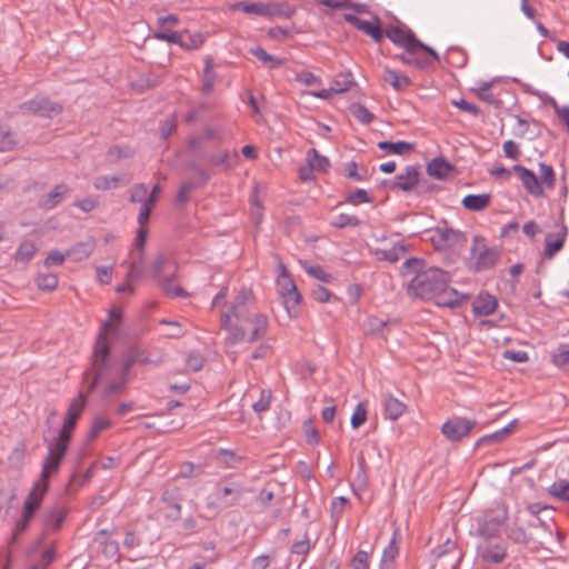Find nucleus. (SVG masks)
Here are the masks:
<instances>
[{"instance_id":"obj_10","label":"nucleus","mask_w":569,"mask_h":569,"mask_svg":"<svg viewBox=\"0 0 569 569\" xmlns=\"http://www.w3.org/2000/svg\"><path fill=\"white\" fill-rule=\"evenodd\" d=\"M508 519V510L502 507L497 515L491 516L489 513H485L476 518L477 521V532L480 537L485 539H491L496 537L502 525Z\"/></svg>"},{"instance_id":"obj_38","label":"nucleus","mask_w":569,"mask_h":569,"mask_svg":"<svg viewBox=\"0 0 569 569\" xmlns=\"http://www.w3.org/2000/svg\"><path fill=\"white\" fill-rule=\"evenodd\" d=\"M234 9H239L247 14H256L264 18H267L268 14V3L264 2H238L234 4Z\"/></svg>"},{"instance_id":"obj_27","label":"nucleus","mask_w":569,"mask_h":569,"mask_svg":"<svg viewBox=\"0 0 569 569\" xmlns=\"http://www.w3.org/2000/svg\"><path fill=\"white\" fill-rule=\"evenodd\" d=\"M382 80L390 84L396 91H405L412 84L409 77L399 73L398 71L390 69L389 67L383 68Z\"/></svg>"},{"instance_id":"obj_60","label":"nucleus","mask_w":569,"mask_h":569,"mask_svg":"<svg viewBox=\"0 0 569 569\" xmlns=\"http://www.w3.org/2000/svg\"><path fill=\"white\" fill-rule=\"evenodd\" d=\"M448 52L450 54L451 63L458 68L466 67L468 62V56L467 52L458 47H450L448 49Z\"/></svg>"},{"instance_id":"obj_57","label":"nucleus","mask_w":569,"mask_h":569,"mask_svg":"<svg viewBox=\"0 0 569 569\" xmlns=\"http://www.w3.org/2000/svg\"><path fill=\"white\" fill-rule=\"evenodd\" d=\"M552 362L558 368L569 365V343H560L557 352L552 355Z\"/></svg>"},{"instance_id":"obj_30","label":"nucleus","mask_w":569,"mask_h":569,"mask_svg":"<svg viewBox=\"0 0 569 569\" xmlns=\"http://www.w3.org/2000/svg\"><path fill=\"white\" fill-rule=\"evenodd\" d=\"M358 30L369 36L377 43L383 40L386 33L378 17H375L373 21L362 20L360 26H358Z\"/></svg>"},{"instance_id":"obj_2","label":"nucleus","mask_w":569,"mask_h":569,"mask_svg":"<svg viewBox=\"0 0 569 569\" xmlns=\"http://www.w3.org/2000/svg\"><path fill=\"white\" fill-rule=\"evenodd\" d=\"M116 326L112 319H108L97 335L89 368L82 373V380L88 382L89 393H93L102 379H107L113 371L114 358L111 355L108 332L114 330Z\"/></svg>"},{"instance_id":"obj_18","label":"nucleus","mask_w":569,"mask_h":569,"mask_svg":"<svg viewBox=\"0 0 569 569\" xmlns=\"http://www.w3.org/2000/svg\"><path fill=\"white\" fill-rule=\"evenodd\" d=\"M68 510L62 505L47 508L42 515V526L46 531H59L67 518Z\"/></svg>"},{"instance_id":"obj_24","label":"nucleus","mask_w":569,"mask_h":569,"mask_svg":"<svg viewBox=\"0 0 569 569\" xmlns=\"http://www.w3.org/2000/svg\"><path fill=\"white\" fill-rule=\"evenodd\" d=\"M420 172L417 166H407L405 171L395 177L398 188L403 192H411L419 184Z\"/></svg>"},{"instance_id":"obj_51","label":"nucleus","mask_w":569,"mask_h":569,"mask_svg":"<svg viewBox=\"0 0 569 569\" xmlns=\"http://www.w3.org/2000/svg\"><path fill=\"white\" fill-rule=\"evenodd\" d=\"M492 81H482L477 89H473V91L477 93L480 100L497 107L498 100L493 97L492 93H489V90L492 88Z\"/></svg>"},{"instance_id":"obj_42","label":"nucleus","mask_w":569,"mask_h":569,"mask_svg":"<svg viewBox=\"0 0 569 569\" xmlns=\"http://www.w3.org/2000/svg\"><path fill=\"white\" fill-rule=\"evenodd\" d=\"M548 492L558 500L569 502V481L559 479L549 487Z\"/></svg>"},{"instance_id":"obj_56","label":"nucleus","mask_w":569,"mask_h":569,"mask_svg":"<svg viewBox=\"0 0 569 569\" xmlns=\"http://www.w3.org/2000/svg\"><path fill=\"white\" fill-rule=\"evenodd\" d=\"M120 179L118 176H99L93 181V187L97 190H110L118 187Z\"/></svg>"},{"instance_id":"obj_46","label":"nucleus","mask_w":569,"mask_h":569,"mask_svg":"<svg viewBox=\"0 0 569 569\" xmlns=\"http://www.w3.org/2000/svg\"><path fill=\"white\" fill-rule=\"evenodd\" d=\"M350 112L362 124H369L375 119V114L361 103H352Z\"/></svg>"},{"instance_id":"obj_32","label":"nucleus","mask_w":569,"mask_h":569,"mask_svg":"<svg viewBox=\"0 0 569 569\" xmlns=\"http://www.w3.org/2000/svg\"><path fill=\"white\" fill-rule=\"evenodd\" d=\"M295 13L296 7L289 4L288 2L268 3V19H272L274 17L289 19L293 17Z\"/></svg>"},{"instance_id":"obj_25","label":"nucleus","mask_w":569,"mask_h":569,"mask_svg":"<svg viewBox=\"0 0 569 569\" xmlns=\"http://www.w3.org/2000/svg\"><path fill=\"white\" fill-rule=\"evenodd\" d=\"M68 192L69 187L67 184H57L49 193L39 199L38 204L43 210H52L62 201Z\"/></svg>"},{"instance_id":"obj_16","label":"nucleus","mask_w":569,"mask_h":569,"mask_svg":"<svg viewBox=\"0 0 569 569\" xmlns=\"http://www.w3.org/2000/svg\"><path fill=\"white\" fill-rule=\"evenodd\" d=\"M512 170L518 174L519 179L522 182L523 188L526 189V191L529 194H531L536 198H540V197L545 196V191H543V188L541 187V182L538 179L537 174L532 170H530L521 164H515L512 167Z\"/></svg>"},{"instance_id":"obj_28","label":"nucleus","mask_w":569,"mask_h":569,"mask_svg":"<svg viewBox=\"0 0 569 569\" xmlns=\"http://www.w3.org/2000/svg\"><path fill=\"white\" fill-rule=\"evenodd\" d=\"M491 196L489 193L473 194L469 193L463 197L461 203L469 211H482L490 204Z\"/></svg>"},{"instance_id":"obj_15","label":"nucleus","mask_w":569,"mask_h":569,"mask_svg":"<svg viewBox=\"0 0 569 569\" xmlns=\"http://www.w3.org/2000/svg\"><path fill=\"white\" fill-rule=\"evenodd\" d=\"M244 490L240 483L230 482L223 487L217 486L214 499L220 503L221 508L227 509L236 506Z\"/></svg>"},{"instance_id":"obj_11","label":"nucleus","mask_w":569,"mask_h":569,"mask_svg":"<svg viewBox=\"0 0 569 569\" xmlns=\"http://www.w3.org/2000/svg\"><path fill=\"white\" fill-rule=\"evenodd\" d=\"M431 556L441 560L443 569H459L463 553L455 541L447 539L441 546L432 549Z\"/></svg>"},{"instance_id":"obj_64","label":"nucleus","mask_w":569,"mask_h":569,"mask_svg":"<svg viewBox=\"0 0 569 569\" xmlns=\"http://www.w3.org/2000/svg\"><path fill=\"white\" fill-rule=\"evenodd\" d=\"M352 569H369V555L365 550H359L351 560Z\"/></svg>"},{"instance_id":"obj_52","label":"nucleus","mask_w":569,"mask_h":569,"mask_svg":"<svg viewBox=\"0 0 569 569\" xmlns=\"http://www.w3.org/2000/svg\"><path fill=\"white\" fill-rule=\"evenodd\" d=\"M330 224L335 228L343 229L347 227H358L360 224V220L356 216L340 213L331 220Z\"/></svg>"},{"instance_id":"obj_9","label":"nucleus","mask_w":569,"mask_h":569,"mask_svg":"<svg viewBox=\"0 0 569 569\" xmlns=\"http://www.w3.org/2000/svg\"><path fill=\"white\" fill-rule=\"evenodd\" d=\"M476 426L475 419L455 416L442 425L441 432L449 441L458 442L468 437Z\"/></svg>"},{"instance_id":"obj_43","label":"nucleus","mask_w":569,"mask_h":569,"mask_svg":"<svg viewBox=\"0 0 569 569\" xmlns=\"http://www.w3.org/2000/svg\"><path fill=\"white\" fill-rule=\"evenodd\" d=\"M231 315L233 318L238 320L240 325H247L253 316H256L258 312L252 310V308L249 305L246 306H230Z\"/></svg>"},{"instance_id":"obj_61","label":"nucleus","mask_w":569,"mask_h":569,"mask_svg":"<svg viewBox=\"0 0 569 569\" xmlns=\"http://www.w3.org/2000/svg\"><path fill=\"white\" fill-rule=\"evenodd\" d=\"M436 62L438 61L435 60L430 54H428V57H419L413 54L411 66L422 71H430L435 70Z\"/></svg>"},{"instance_id":"obj_5","label":"nucleus","mask_w":569,"mask_h":569,"mask_svg":"<svg viewBox=\"0 0 569 569\" xmlns=\"http://www.w3.org/2000/svg\"><path fill=\"white\" fill-rule=\"evenodd\" d=\"M43 442L48 447V455L43 460L40 478L38 481L41 482L43 490H48L50 477L58 472L68 452L69 445L59 442L54 439H48L47 437H43Z\"/></svg>"},{"instance_id":"obj_50","label":"nucleus","mask_w":569,"mask_h":569,"mask_svg":"<svg viewBox=\"0 0 569 569\" xmlns=\"http://www.w3.org/2000/svg\"><path fill=\"white\" fill-rule=\"evenodd\" d=\"M540 182L545 183L548 189H553L556 184V173L550 164L545 162L539 163Z\"/></svg>"},{"instance_id":"obj_21","label":"nucleus","mask_w":569,"mask_h":569,"mask_svg":"<svg viewBox=\"0 0 569 569\" xmlns=\"http://www.w3.org/2000/svg\"><path fill=\"white\" fill-rule=\"evenodd\" d=\"M568 234V228L566 224H561V230L555 237L552 233H548L545 238V251L543 258L551 260L559 251L562 250Z\"/></svg>"},{"instance_id":"obj_17","label":"nucleus","mask_w":569,"mask_h":569,"mask_svg":"<svg viewBox=\"0 0 569 569\" xmlns=\"http://www.w3.org/2000/svg\"><path fill=\"white\" fill-rule=\"evenodd\" d=\"M512 170L518 174L519 179L522 182L523 188L526 189V191L529 194H531L536 198H540V197L545 196V191H543V188L541 187V182L538 179L537 174L532 170H530L521 164H515L512 167Z\"/></svg>"},{"instance_id":"obj_34","label":"nucleus","mask_w":569,"mask_h":569,"mask_svg":"<svg viewBox=\"0 0 569 569\" xmlns=\"http://www.w3.org/2000/svg\"><path fill=\"white\" fill-rule=\"evenodd\" d=\"M407 248L403 243L398 242L395 243L391 249H377L376 256L379 260L388 261L391 263L397 262L400 259V256H402L406 252Z\"/></svg>"},{"instance_id":"obj_62","label":"nucleus","mask_w":569,"mask_h":569,"mask_svg":"<svg viewBox=\"0 0 569 569\" xmlns=\"http://www.w3.org/2000/svg\"><path fill=\"white\" fill-rule=\"evenodd\" d=\"M346 201L352 204H358L359 202L370 203L372 202V199L370 198L367 190L356 189L346 196Z\"/></svg>"},{"instance_id":"obj_8","label":"nucleus","mask_w":569,"mask_h":569,"mask_svg":"<svg viewBox=\"0 0 569 569\" xmlns=\"http://www.w3.org/2000/svg\"><path fill=\"white\" fill-rule=\"evenodd\" d=\"M22 114H32L36 117L51 119L62 111V106L51 101L44 96H37L19 104Z\"/></svg>"},{"instance_id":"obj_55","label":"nucleus","mask_w":569,"mask_h":569,"mask_svg":"<svg viewBox=\"0 0 569 569\" xmlns=\"http://www.w3.org/2000/svg\"><path fill=\"white\" fill-rule=\"evenodd\" d=\"M367 417L368 412L366 405L363 402H359L356 406L350 419L351 428L355 430L360 428L367 421Z\"/></svg>"},{"instance_id":"obj_7","label":"nucleus","mask_w":569,"mask_h":569,"mask_svg":"<svg viewBox=\"0 0 569 569\" xmlns=\"http://www.w3.org/2000/svg\"><path fill=\"white\" fill-rule=\"evenodd\" d=\"M470 253L473 260L472 270L476 272L491 269L500 257L499 249L497 247H488L485 243V239L480 236L473 237Z\"/></svg>"},{"instance_id":"obj_29","label":"nucleus","mask_w":569,"mask_h":569,"mask_svg":"<svg viewBox=\"0 0 569 569\" xmlns=\"http://www.w3.org/2000/svg\"><path fill=\"white\" fill-rule=\"evenodd\" d=\"M47 491L48 490H43L40 481L34 482L23 502L22 508L38 511L42 505V500Z\"/></svg>"},{"instance_id":"obj_3","label":"nucleus","mask_w":569,"mask_h":569,"mask_svg":"<svg viewBox=\"0 0 569 569\" xmlns=\"http://www.w3.org/2000/svg\"><path fill=\"white\" fill-rule=\"evenodd\" d=\"M158 360L143 356V351L138 347H130L120 363L114 360L112 373L102 379L104 386L101 390V399L110 400L113 396L122 395L130 380V370L134 363L142 366L156 363Z\"/></svg>"},{"instance_id":"obj_23","label":"nucleus","mask_w":569,"mask_h":569,"mask_svg":"<svg viewBox=\"0 0 569 569\" xmlns=\"http://www.w3.org/2000/svg\"><path fill=\"white\" fill-rule=\"evenodd\" d=\"M401 538L399 528H395L388 546L383 549L379 569H392L393 561L399 555L398 540Z\"/></svg>"},{"instance_id":"obj_13","label":"nucleus","mask_w":569,"mask_h":569,"mask_svg":"<svg viewBox=\"0 0 569 569\" xmlns=\"http://www.w3.org/2000/svg\"><path fill=\"white\" fill-rule=\"evenodd\" d=\"M432 232L431 241L439 249L452 248L466 241L463 232L449 227H437Z\"/></svg>"},{"instance_id":"obj_20","label":"nucleus","mask_w":569,"mask_h":569,"mask_svg":"<svg viewBox=\"0 0 569 569\" xmlns=\"http://www.w3.org/2000/svg\"><path fill=\"white\" fill-rule=\"evenodd\" d=\"M498 308V300L488 292H480L472 303V313L475 317L491 316Z\"/></svg>"},{"instance_id":"obj_6","label":"nucleus","mask_w":569,"mask_h":569,"mask_svg":"<svg viewBox=\"0 0 569 569\" xmlns=\"http://www.w3.org/2000/svg\"><path fill=\"white\" fill-rule=\"evenodd\" d=\"M83 383L88 387L87 381L83 380ZM88 395H90L88 391L86 395L83 392H79V396L70 402L63 425L60 428L58 436L53 438L54 440L70 446L72 432L76 429L78 419L81 417V413L86 408Z\"/></svg>"},{"instance_id":"obj_63","label":"nucleus","mask_w":569,"mask_h":569,"mask_svg":"<svg viewBox=\"0 0 569 569\" xmlns=\"http://www.w3.org/2000/svg\"><path fill=\"white\" fill-rule=\"evenodd\" d=\"M509 539L516 543L528 545L531 541V537L519 526H513L509 533Z\"/></svg>"},{"instance_id":"obj_14","label":"nucleus","mask_w":569,"mask_h":569,"mask_svg":"<svg viewBox=\"0 0 569 569\" xmlns=\"http://www.w3.org/2000/svg\"><path fill=\"white\" fill-rule=\"evenodd\" d=\"M508 547L505 542L491 543L486 541L478 546L477 553L482 562L487 565H497L507 557Z\"/></svg>"},{"instance_id":"obj_45","label":"nucleus","mask_w":569,"mask_h":569,"mask_svg":"<svg viewBox=\"0 0 569 569\" xmlns=\"http://www.w3.org/2000/svg\"><path fill=\"white\" fill-rule=\"evenodd\" d=\"M36 283L40 290L53 291L58 287L59 279L54 273H39Z\"/></svg>"},{"instance_id":"obj_19","label":"nucleus","mask_w":569,"mask_h":569,"mask_svg":"<svg viewBox=\"0 0 569 569\" xmlns=\"http://www.w3.org/2000/svg\"><path fill=\"white\" fill-rule=\"evenodd\" d=\"M246 325L249 326L247 342L254 343L263 338H266L268 329H269V319L264 313H257L253 318Z\"/></svg>"},{"instance_id":"obj_41","label":"nucleus","mask_w":569,"mask_h":569,"mask_svg":"<svg viewBox=\"0 0 569 569\" xmlns=\"http://www.w3.org/2000/svg\"><path fill=\"white\" fill-rule=\"evenodd\" d=\"M203 41L204 37L202 33L197 32L191 34L186 30L183 33H181L180 47L186 50H196L202 46Z\"/></svg>"},{"instance_id":"obj_49","label":"nucleus","mask_w":569,"mask_h":569,"mask_svg":"<svg viewBox=\"0 0 569 569\" xmlns=\"http://www.w3.org/2000/svg\"><path fill=\"white\" fill-rule=\"evenodd\" d=\"M198 188V182L194 180H188L181 183L176 196V203L183 206L189 200V193Z\"/></svg>"},{"instance_id":"obj_40","label":"nucleus","mask_w":569,"mask_h":569,"mask_svg":"<svg viewBox=\"0 0 569 569\" xmlns=\"http://www.w3.org/2000/svg\"><path fill=\"white\" fill-rule=\"evenodd\" d=\"M355 84L353 76L350 71L339 73L331 84L333 93H342L350 89Z\"/></svg>"},{"instance_id":"obj_12","label":"nucleus","mask_w":569,"mask_h":569,"mask_svg":"<svg viewBox=\"0 0 569 569\" xmlns=\"http://www.w3.org/2000/svg\"><path fill=\"white\" fill-rule=\"evenodd\" d=\"M202 160L222 171H229L238 167L240 156L237 150L219 149L202 158Z\"/></svg>"},{"instance_id":"obj_39","label":"nucleus","mask_w":569,"mask_h":569,"mask_svg":"<svg viewBox=\"0 0 569 569\" xmlns=\"http://www.w3.org/2000/svg\"><path fill=\"white\" fill-rule=\"evenodd\" d=\"M36 244L30 240H24L18 247L14 259L17 262L27 263L29 262L37 252Z\"/></svg>"},{"instance_id":"obj_59","label":"nucleus","mask_w":569,"mask_h":569,"mask_svg":"<svg viewBox=\"0 0 569 569\" xmlns=\"http://www.w3.org/2000/svg\"><path fill=\"white\" fill-rule=\"evenodd\" d=\"M271 398H272L271 390L262 389L260 391L259 400L252 405L253 411L257 413L267 411L270 408Z\"/></svg>"},{"instance_id":"obj_33","label":"nucleus","mask_w":569,"mask_h":569,"mask_svg":"<svg viewBox=\"0 0 569 569\" xmlns=\"http://www.w3.org/2000/svg\"><path fill=\"white\" fill-rule=\"evenodd\" d=\"M323 6L332 9H351L356 11L357 13H367L369 12V7L366 3L360 2H352L351 0H343V1H330V0H323Z\"/></svg>"},{"instance_id":"obj_36","label":"nucleus","mask_w":569,"mask_h":569,"mask_svg":"<svg viewBox=\"0 0 569 569\" xmlns=\"http://www.w3.org/2000/svg\"><path fill=\"white\" fill-rule=\"evenodd\" d=\"M162 501L170 508L167 518L174 521L180 519L181 505L178 501L177 495L173 491L166 490L162 495Z\"/></svg>"},{"instance_id":"obj_58","label":"nucleus","mask_w":569,"mask_h":569,"mask_svg":"<svg viewBox=\"0 0 569 569\" xmlns=\"http://www.w3.org/2000/svg\"><path fill=\"white\" fill-rule=\"evenodd\" d=\"M228 331H229V336L227 338V342L229 345H237L244 339L247 340L248 332L244 329L243 325H240V323L233 325V327H230V329H228Z\"/></svg>"},{"instance_id":"obj_35","label":"nucleus","mask_w":569,"mask_h":569,"mask_svg":"<svg viewBox=\"0 0 569 569\" xmlns=\"http://www.w3.org/2000/svg\"><path fill=\"white\" fill-rule=\"evenodd\" d=\"M17 143L16 134L11 127L6 123H0V151H11Z\"/></svg>"},{"instance_id":"obj_48","label":"nucleus","mask_w":569,"mask_h":569,"mask_svg":"<svg viewBox=\"0 0 569 569\" xmlns=\"http://www.w3.org/2000/svg\"><path fill=\"white\" fill-rule=\"evenodd\" d=\"M94 250V242L92 240L79 242L70 249V253L76 257L77 260H82L92 254Z\"/></svg>"},{"instance_id":"obj_4","label":"nucleus","mask_w":569,"mask_h":569,"mask_svg":"<svg viewBox=\"0 0 569 569\" xmlns=\"http://www.w3.org/2000/svg\"><path fill=\"white\" fill-rule=\"evenodd\" d=\"M385 37H387L396 46L402 47L406 51H423L430 54L435 60L439 61V53L430 46L417 38L415 32L407 26H390L387 28Z\"/></svg>"},{"instance_id":"obj_26","label":"nucleus","mask_w":569,"mask_h":569,"mask_svg":"<svg viewBox=\"0 0 569 569\" xmlns=\"http://www.w3.org/2000/svg\"><path fill=\"white\" fill-rule=\"evenodd\" d=\"M455 167L443 157L435 158L427 164V173L438 180L447 179Z\"/></svg>"},{"instance_id":"obj_47","label":"nucleus","mask_w":569,"mask_h":569,"mask_svg":"<svg viewBox=\"0 0 569 569\" xmlns=\"http://www.w3.org/2000/svg\"><path fill=\"white\" fill-rule=\"evenodd\" d=\"M276 339L273 337L266 338L251 353L252 360H261L272 353L273 343Z\"/></svg>"},{"instance_id":"obj_44","label":"nucleus","mask_w":569,"mask_h":569,"mask_svg":"<svg viewBox=\"0 0 569 569\" xmlns=\"http://www.w3.org/2000/svg\"><path fill=\"white\" fill-rule=\"evenodd\" d=\"M174 279V274L166 277L161 280H159V284L161 286L162 290L166 292V295L170 297H180L184 298L188 296V293L181 288L180 286H172V281Z\"/></svg>"},{"instance_id":"obj_22","label":"nucleus","mask_w":569,"mask_h":569,"mask_svg":"<svg viewBox=\"0 0 569 569\" xmlns=\"http://www.w3.org/2000/svg\"><path fill=\"white\" fill-rule=\"evenodd\" d=\"M381 406L383 417L392 421L399 419L407 408L402 401L389 392L381 395Z\"/></svg>"},{"instance_id":"obj_31","label":"nucleus","mask_w":569,"mask_h":569,"mask_svg":"<svg viewBox=\"0 0 569 569\" xmlns=\"http://www.w3.org/2000/svg\"><path fill=\"white\" fill-rule=\"evenodd\" d=\"M378 148L392 154H406L415 150L416 143L407 141H379Z\"/></svg>"},{"instance_id":"obj_54","label":"nucleus","mask_w":569,"mask_h":569,"mask_svg":"<svg viewBox=\"0 0 569 569\" xmlns=\"http://www.w3.org/2000/svg\"><path fill=\"white\" fill-rule=\"evenodd\" d=\"M425 268V260L420 258H409L401 266V273L407 276L409 273L418 274V272H422Z\"/></svg>"},{"instance_id":"obj_37","label":"nucleus","mask_w":569,"mask_h":569,"mask_svg":"<svg viewBox=\"0 0 569 569\" xmlns=\"http://www.w3.org/2000/svg\"><path fill=\"white\" fill-rule=\"evenodd\" d=\"M307 162L308 164H312L316 171L319 172H327L331 166L329 158L320 154L315 148L307 151Z\"/></svg>"},{"instance_id":"obj_1","label":"nucleus","mask_w":569,"mask_h":569,"mask_svg":"<svg viewBox=\"0 0 569 569\" xmlns=\"http://www.w3.org/2000/svg\"><path fill=\"white\" fill-rule=\"evenodd\" d=\"M450 281L449 272L431 267L413 277L408 284V292L420 299L433 301L438 307L456 308L467 299V296L450 288Z\"/></svg>"},{"instance_id":"obj_53","label":"nucleus","mask_w":569,"mask_h":569,"mask_svg":"<svg viewBox=\"0 0 569 569\" xmlns=\"http://www.w3.org/2000/svg\"><path fill=\"white\" fill-rule=\"evenodd\" d=\"M111 426V421L103 417H96L92 421V425L90 427V430L88 432V440L92 441L94 440L100 432L108 429Z\"/></svg>"}]
</instances>
